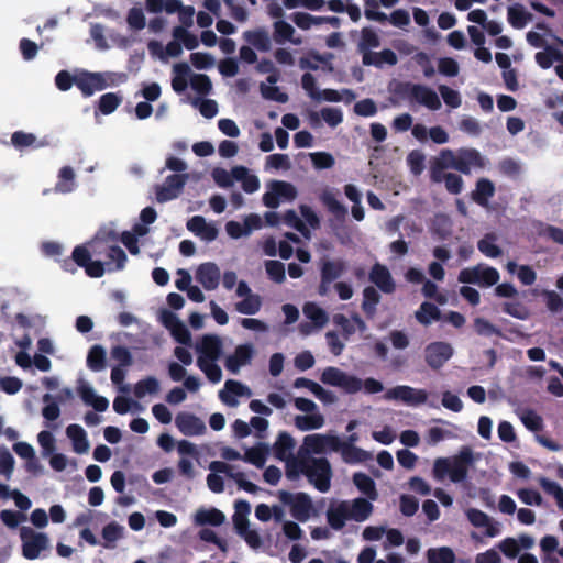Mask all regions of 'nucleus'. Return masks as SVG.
Listing matches in <instances>:
<instances>
[{
	"label": "nucleus",
	"mask_w": 563,
	"mask_h": 563,
	"mask_svg": "<svg viewBox=\"0 0 563 563\" xmlns=\"http://www.w3.org/2000/svg\"><path fill=\"white\" fill-rule=\"evenodd\" d=\"M191 69L186 63H177L173 66V79L172 87L173 89L180 93L183 92L187 86L188 81L190 82Z\"/></svg>",
	"instance_id": "4c0bfd02"
},
{
	"label": "nucleus",
	"mask_w": 563,
	"mask_h": 563,
	"mask_svg": "<svg viewBox=\"0 0 563 563\" xmlns=\"http://www.w3.org/2000/svg\"><path fill=\"white\" fill-rule=\"evenodd\" d=\"M113 409L117 413L124 415L129 411H142L143 407L135 400H132L125 396H119L113 401Z\"/></svg>",
	"instance_id": "052dcab7"
},
{
	"label": "nucleus",
	"mask_w": 563,
	"mask_h": 563,
	"mask_svg": "<svg viewBox=\"0 0 563 563\" xmlns=\"http://www.w3.org/2000/svg\"><path fill=\"white\" fill-rule=\"evenodd\" d=\"M353 483L357 489L368 498V501L377 499L378 493L375 482L368 475L364 473H355L353 475Z\"/></svg>",
	"instance_id": "37998d69"
},
{
	"label": "nucleus",
	"mask_w": 563,
	"mask_h": 563,
	"mask_svg": "<svg viewBox=\"0 0 563 563\" xmlns=\"http://www.w3.org/2000/svg\"><path fill=\"white\" fill-rule=\"evenodd\" d=\"M175 424L183 434L188 437L201 435L207 430L203 420L189 412L178 413Z\"/></svg>",
	"instance_id": "b1692460"
},
{
	"label": "nucleus",
	"mask_w": 563,
	"mask_h": 563,
	"mask_svg": "<svg viewBox=\"0 0 563 563\" xmlns=\"http://www.w3.org/2000/svg\"><path fill=\"white\" fill-rule=\"evenodd\" d=\"M107 261L104 262V272L119 271L124 267L126 255L121 247L108 245L107 246Z\"/></svg>",
	"instance_id": "79ce46f5"
},
{
	"label": "nucleus",
	"mask_w": 563,
	"mask_h": 563,
	"mask_svg": "<svg viewBox=\"0 0 563 563\" xmlns=\"http://www.w3.org/2000/svg\"><path fill=\"white\" fill-rule=\"evenodd\" d=\"M317 100H324L329 102H339L345 101L351 102L355 99L354 93L351 90L344 89L342 91L333 90V89H324L320 90Z\"/></svg>",
	"instance_id": "5fc2aeb1"
},
{
	"label": "nucleus",
	"mask_w": 563,
	"mask_h": 563,
	"mask_svg": "<svg viewBox=\"0 0 563 563\" xmlns=\"http://www.w3.org/2000/svg\"><path fill=\"white\" fill-rule=\"evenodd\" d=\"M269 449L267 444L258 443L255 446L247 448L243 460L258 468L263 467L267 461Z\"/></svg>",
	"instance_id": "a19ab883"
},
{
	"label": "nucleus",
	"mask_w": 563,
	"mask_h": 563,
	"mask_svg": "<svg viewBox=\"0 0 563 563\" xmlns=\"http://www.w3.org/2000/svg\"><path fill=\"white\" fill-rule=\"evenodd\" d=\"M124 536V527L118 522H110L102 529V538L106 540V547H112V544Z\"/></svg>",
	"instance_id": "bf43d9fd"
},
{
	"label": "nucleus",
	"mask_w": 563,
	"mask_h": 563,
	"mask_svg": "<svg viewBox=\"0 0 563 563\" xmlns=\"http://www.w3.org/2000/svg\"><path fill=\"white\" fill-rule=\"evenodd\" d=\"M333 322L342 329L346 339L356 331L363 332L366 330L365 322L358 316L347 318L343 314H336L333 318Z\"/></svg>",
	"instance_id": "e433bc0d"
},
{
	"label": "nucleus",
	"mask_w": 563,
	"mask_h": 563,
	"mask_svg": "<svg viewBox=\"0 0 563 563\" xmlns=\"http://www.w3.org/2000/svg\"><path fill=\"white\" fill-rule=\"evenodd\" d=\"M262 306L261 297L253 294L249 297H244L240 302L235 305V309L243 314H255L260 311Z\"/></svg>",
	"instance_id": "6e6d98bb"
},
{
	"label": "nucleus",
	"mask_w": 563,
	"mask_h": 563,
	"mask_svg": "<svg viewBox=\"0 0 563 563\" xmlns=\"http://www.w3.org/2000/svg\"><path fill=\"white\" fill-rule=\"evenodd\" d=\"M277 497L290 508L292 517L301 522L308 521L316 515L313 503L305 493L292 494L287 490H278Z\"/></svg>",
	"instance_id": "1a4fd4ad"
},
{
	"label": "nucleus",
	"mask_w": 563,
	"mask_h": 563,
	"mask_svg": "<svg viewBox=\"0 0 563 563\" xmlns=\"http://www.w3.org/2000/svg\"><path fill=\"white\" fill-rule=\"evenodd\" d=\"M108 245V242L96 239L86 245L77 246L73 252V258L90 277H101L104 274V266L99 260L92 261L91 257L106 253Z\"/></svg>",
	"instance_id": "39448f33"
},
{
	"label": "nucleus",
	"mask_w": 563,
	"mask_h": 563,
	"mask_svg": "<svg viewBox=\"0 0 563 563\" xmlns=\"http://www.w3.org/2000/svg\"><path fill=\"white\" fill-rule=\"evenodd\" d=\"M225 520L223 512L216 508H200L195 512L194 521L198 526H220Z\"/></svg>",
	"instance_id": "58836bf2"
},
{
	"label": "nucleus",
	"mask_w": 563,
	"mask_h": 563,
	"mask_svg": "<svg viewBox=\"0 0 563 563\" xmlns=\"http://www.w3.org/2000/svg\"><path fill=\"white\" fill-rule=\"evenodd\" d=\"M245 41L261 51H268L271 40L265 30L247 31L243 34Z\"/></svg>",
	"instance_id": "8fccbe9b"
},
{
	"label": "nucleus",
	"mask_w": 563,
	"mask_h": 563,
	"mask_svg": "<svg viewBox=\"0 0 563 563\" xmlns=\"http://www.w3.org/2000/svg\"><path fill=\"white\" fill-rule=\"evenodd\" d=\"M66 435L71 442L73 451L77 454H86L89 452L90 443L87 432L79 424H69L66 428Z\"/></svg>",
	"instance_id": "c85d7f7f"
},
{
	"label": "nucleus",
	"mask_w": 563,
	"mask_h": 563,
	"mask_svg": "<svg viewBox=\"0 0 563 563\" xmlns=\"http://www.w3.org/2000/svg\"><path fill=\"white\" fill-rule=\"evenodd\" d=\"M159 321L170 332L172 336L181 344H190L191 334L185 323L173 312L162 310L159 313Z\"/></svg>",
	"instance_id": "6ab92c4d"
},
{
	"label": "nucleus",
	"mask_w": 563,
	"mask_h": 563,
	"mask_svg": "<svg viewBox=\"0 0 563 563\" xmlns=\"http://www.w3.org/2000/svg\"><path fill=\"white\" fill-rule=\"evenodd\" d=\"M294 448V438L287 432L279 433L277 440L274 443V452L278 460L286 462V470L288 468V462L292 460H302L299 454L297 457L292 456Z\"/></svg>",
	"instance_id": "cd10ccee"
},
{
	"label": "nucleus",
	"mask_w": 563,
	"mask_h": 563,
	"mask_svg": "<svg viewBox=\"0 0 563 563\" xmlns=\"http://www.w3.org/2000/svg\"><path fill=\"white\" fill-rule=\"evenodd\" d=\"M161 389V384L157 378L153 376L145 377L139 380L134 387L133 393L134 396L139 399H142L146 396H152L158 394Z\"/></svg>",
	"instance_id": "c03bdc74"
},
{
	"label": "nucleus",
	"mask_w": 563,
	"mask_h": 563,
	"mask_svg": "<svg viewBox=\"0 0 563 563\" xmlns=\"http://www.w3.org/2000/svg\"><path fill=\"white\" fill-rule=\"evenodd\" d=\"M44 407L42 409V416L47 421H55L60 416V408L58 402L51 394H45L42 398Z\"/></svg>",
	"instance_id": "4d7b16f0"
},
{
	"label": "nucleus",
	"mask_w": 563,
	"mask_h": 563,
	"mask_svg": "<svg viewBox=\"0 0 563 563\" xmlns=\"http://www.w3.org/2000/svg\"><path fill=\"white\" fill-rule=\"evenodd\" d=\"M485 159L479 152L473 148H462L459 151V170L468 174L472 169L483 168Z\"/></svg>",
	"instance_id": "7c9ffc66"
},
{
	"label": "nucleus",
	"mask_w": 563,
	"mask_h": 563,
	"mask_svg": "<svg viewBox=\"0 0 563 563\" xmlns=\"http://www.w3.org/2000/svg\"><path fill=\"white\" fill-rule=\"evenodd\" d=\"M301 474H305L309 478L310 483H312L320 492L325 493L329 490L332 471L328 460L323 457H313L292 460L288 462L286 476L289 479H296Z\"/></svg>",
	"instance_id": "7ed1b4c3"
},
{
	"label": "nucleus",
	"mask_w": 563,
	"mask_h": 563,
	"mask_svg": "<svg viewBox=\"0 0 563 563\" xmlns=\"http://www.w3.org/2000/svg\"><path fill=\"white\" fill-rule=\"evenodd\" d=\"M211 176L214 183L222 188H229L233 186L235 181L234 167L231 170L216 167L212 169Z\"/></svg>",
	"instance_id": "13d9d810"
},
{
	"label": "nucleus",
	"mask_w": 563,
	"mask_h": 563,
	"mask_svg": "<svg viewBox=\"0 0 563 563\" xmlns=\"http://www.w3.org/2000/svg\"><path fill=\"white\" fill-rule=\"evenodd\" d=\"M126 76L120 73H88L84 71L74 78V84L86 96H91L96 91L102 90L108 86H114L124 82Z\"/></svg>",
	"instance_id": "0eeeda50"
},
{
	"label": "nucleus",
	"mask_w": 563,
	"mask_h": 563,
	"mask_svg": "<svg viewBox=\"0 0 563 563\" xmlns=\"http://www.w3.org/2000/svg\"><path fill=\"white\" fill-rule=\"evenodd\" d=\"M429 563H454L455 554L449 547L432 548L427 551Z\"/></svg>",
	"instance_id": "09e8293b"
},
{
	"label": "nucleus",
	"mask_w": 563,
	"mask_h": 563,
	"mask_svg": "<svg viewBox=\"0 0 563 563\" xmlns=\"http://www.w3.org/2000/svg\"><path fill=\"white\" fill-rule=\"evenodd\" d=\"M187 229L205 242L214 241L219 230L213 222L207 221L201 216H195L187 221Z\"/></svg>",
	"instance_id": "5701e85b"
},
{
	"label": "nucleus",
	"mask_w": 563,
	"mask_h": 563,
	"mask_svg": "<svg viewBox=\"0 0 563 563\" xmlns=\"http://www.w3.org/2000/svg\"><path fill=\"white\" fill-rule=\"evenodd\" d=\"M292 168V163L287 154H271L265 157L264 170L267 173H286Z\"/></svg>",
	"instance_id": "c9c22d12"
},
{
	"label": "nucleus",
	"mask_w": 563,
	"mask_h": 563,
	"mask_svg": "<svg viewBox=\"0 0 563 563\" xmlns=\"http://www.w3.org/2000/svg\"><path fill=\"white\" fill-rule=\"evenodd\" d=\"M495 187L488 179H479L473 192V199L479 205L486 206L488 199L494 195Z\"/></svg>",
	"instance_id": "3c124183"
},
{
	"label": "nucleus",
	"mask_w": 563,
	"mask_h": 563,
	"mask_svg": "<svg viewBox=\"0 0 563 563\" xmlns=\"http://www.w3.org/2000/svg\"><path fill=\"white\" fill-rule=\"evenodd\" d=\"M467 20L483 26L489 35H499L503 31V25L496 20H488L487 13L482 9H475L468 12Z\"/></svg>",
	"instance_id": "2f4dec72"
},
{
	"label": "nucleus",
	"mask_w": 563,
	"mask_h": 563,
	"mask_svg": "<svg viewBox=\"0 0 563 563\" xmlns=\"http://www.w3.org/2000/svg\"><path fill=\"white\" fill-rule=\"evenodd\" d=\"M339 446L340 449H336L335 452H340L341 457L345 463H362L372 457L369 452L352 445L351 443H343V441L340 440Z\"/></svg>",
	"instance_id": "473e14b6"
},
{
	"label": "nucleus",
	"mask_w": 563,
	"mask_h": 563,
	"mask_svg": "<svg viewBox=\"0 0 563 563\" xmlns=\"http://www.w3.org/2000/svg\"><path fill=\"white\" fill-rule=\"evenodd\" d=\"M122 102V97L118 93L109 92L101 96L99 100V110L103 114L112 113Z\"/></svg>",
	"instance_id": "69168bd1"
},
{
	"label": "nucleus",
	"mask_w": 563,
	"mask_h": 563,
	"mask_svg": "<svg viewBox=\"0 0 563 563\" xmlns=\"http://www.w3.org/2000/svg\"><path fill=\"white\" fill-rule=\"evenodd\" d=\"M148 229L145 224H136L132 231L122 233V243L126 246L131 254H139V247L136 245L137 239L145 235Z\"/></svg>",
	"instance_id": "a18cd8bd"
},
{
	"label": "nucleus",
	"mask_w": 563,
	"mask_h": 563,
	"mask_svg": "<svg viewBox=\"0 0 563 563\" xmlns=\"http://www.w3.org/2000/svg\"><path fill=\"white\" fill-rule=\"evenodd\" d=\"M292 22L301 30H310L313 26L325 23V19L322 16H313L306 12H295L291 15Z\"/></svg>",
	"instance_id": "603ef678"
},
{
	"label": "nucleus",
	"mask_w": 563,
	"mask_h": 563,
	"mask_svg": "<svg viewBox=\"0 0 563 563\" xmlns=\"http://www.w3.org/2000/svg\"><path fill=\"white\" fill-rule=\"evenodd\" d=\"M415 316L419 323L429 325L440 319L441 312L434 305L430 302H423L416 311Z\"/></svg>",
	"instance_id": "49530a36"
},
{
	"label": "nucleus",
	"mask_w": 563,
	"mask_h": 563,
	"mask_svg": "<svg viewBox=\"0 0 563 563\" xmlns=\"http://www.w3.org/2000/svg\"><path fill=\"white\" fill-rule=\"evenodd\" d=\"M188 176L187 175H172L166 181L157 188L156 198L161 202H165L176 198L181 191Z\"/></svg>",
	"instance_id": "a878e982"
},
{
	"label": "nucleus",
	"mask_w": 563,
	"mask_h": 563,
	"mask_svg": "<svg viewBox=\"0 0 563 563\" xmlns=\"http://www.w3.org/2000/svg\"><path fill=\"white\" fill-rule=\"evenodd\" d=\"M541 487L549 494H551L560 508L563 509V488L555 482L541 477L539 479Z\"/></svg>",
	"instance_id": "774afa93"
},
{
	"label": "nucleus",
	"mask_w": 563,
	"mask_h": 563,
	"mask_svg": "<svg viewBox=\"0 0 563 563\" xmlns=\"http://www.w3.org/2000/svg\"><path fill=\"white\" fill-rule=\"evenodd\" d=\"M196 280L208 291L216 290L220 284L221 272L213 262H206L197 266Z\"/></svg>",
	"instance_id": "aec40b11"
},
{
	"label": "nucleus",
	"mask_w": 563,
	"mask_h": 563,
	"mask_svg": "<svg viewBox=\"0 0 563 563\" xmlns=\"http://www.w3.org/2000/svg\"><path fill=\"white\" fill-rule=\"evenodd\" d=\"M15 467V460L8 449H0V475L11 478Z\"/></svg>",
	"instance_id": "e2e57ef3"
},
{
	"label": "nucleus",
	"mask_w": 563,
	"mask_h": 563,
	"mask_svg": "<svg viewBox=\"0 0 563 563\" xmlns=\"http://www.w3.org/2000/svg\"><path fill=\"white\" fill-rule=\"evenodd\" d=\"M499 280V273L496 268L486 265H476L464 268L459 274V282L464 284H476L482 287H490Z\"/></svg>",
	"instance_id": "ddd939ff"
},
{
	"label": "nucleus",
	"mask_w": 563,
	"mask_h": 563,
	"mask_svg": "<svg viewBox=\"0 0 563 563\" xmlns=\"http://www.w3.org/2000/svg\"><path fill=\"white\" fill-rule=\"evenodd\" d=\"M373 512V505L365 498L332 501L325 512L328 525L334 530L344 528L349 520L363 522Z\"/></svg>",
	"instance_id": "f257e3e1"
},
{
	"label": "nucleus",
	"mask_w": 563,
	"mask_h": 563,
	"mask_svg": "<svg viewBox=\"0 0 563 563\" xmlns=\"http://www.w3.org/2000/svg\"><path fill=\"white\" fill-rule=\"evenodd\" d=\"M340 438L330 433H312L306 435L299 449V455L302 459L316 454H325L328 452H335L340 449Z\"/></svg>",
	"instance_id": "6e6552de"
},
{
	"label": "nucleus",
	"mask_w": 563,
	"mask_h": 563,
	"mask_svg": "<svg viewBox=\"0 0 563 563\" xmlns=\"http://www.w3.org/2000/svg\"><path fill=\"white\" fill-rule=\"evenodd\" d=\"M298 195L297 188L285 180H271L266 184L263 195V203L272 209L277 208L283 201H292Z\"/></svg>",
	"instance_id": "f8f14e48"
},
{
	"label": "nucleus",
	"mask_w": 563,
	"mask_h": 563,
	"mask_svg": "<svg viewBox=\"0 0 563 563\" xmlns=\"http://www.w3.org/2000/svg\"><path fill=\"white\" fill-rule=\"evenodd\" d=\"M235 181H240L242 188L247 194H253L260 189V178L251 173V170L244 166L234 167Z\"/></svg>",
	"instance_id": "f704fd0d"
},
{
	"label": "nucleus",
	"mask_w": 563,
	"mask_h": 563,
	"mask_svg": "<svg viewBox=\"0 0 563 563\" xmlns=\"http://www.w3.org/2000/svg\"><path fill=\"white\" fill-rule=\"evenodd\" d=\"M453 353L454 350L450 343L437 341L426 346L424 360L432 369H439L453 356Z\"/></svg>",
	"instance_id": "f3484780"
},
{
	"label": "nucleus",
	"mask_w": 563,
	"mask_h": 563,
	"mask_svg": "<svg viewBox=\"0 0 563 563\" xmlns=\"http://www.w3.org/2000/svg\"><path fill=\"white\" fill-rule=\"evenodd\" d=\"M465 515L468 521L476 528H483L485 534L495 538L500 533V525L494 521L487 514L476 508H467Z\"/></svg>",
	"instance_id": "4be33fe9"
},
{
	"label": "nucleus",
	"mask_w": 563,
	"mask_h": 563,
	"mask_svg": "<svg viewBox=\"0 0 563 563\" xmlns=\"http://www.w3.org/2000/svg\"><path fill=\"white\" fill-rule=\"evenodd\" d=\"M446 168L459 170V151L443 150L435 157L431 167V176L434 181H442V173Z\"/></svg>",
	"instance_id": "393cba45"
},
{
	"label": "nucleus",
	"mask_w": 563,
	"mask_h": 563,
	"mask_svg": "<svg viewBox=\"0 0 563 563\" xmlns=\"http://www.w3.org/2000/svg\"><path fill=\"white\" fill-rule=\"evenodd\" d=\"M323 384L338 387L347 394H355L362 389V380L356 376L334 367H325L320 376Z\"/></svg>",
	"instance_id": "9b49d317"
},
{
	"label": "nucleus",
	"mask_w": 563,
	"mask_h": 563,
	"mask_svg": "<svg viewBox=\"0 0 563 563\" xmlns=\"http://www.w3.org/2000/svg\"><path fill=\"white\" fill-rule=\"evenodd\" d=\"M294 406L301 412L294 417V424L298 430L306 432L319 430L325 426V417L320 412L314 401L303 397H296Z\"/></svg>",
	"instance_id": "423d86ee"
},
{
	"label": "nucleus",
	"mask_w": 563,
	"mask_h": 563,
	"mask_svg": "<svg viewBox=\"0 0 563 563\" xmlns=\"http://www.w3.org/2000/svg\"><path fill=\"white\" fill-rule=\"evenodd\" d=\"M20 538L22 541V554L27 560L38 559L42 552L49 547V539L46 533L37 532L30 527L20 529Z\"/></svg>",
	"instance_id": "9d476101"
},
{
	"label": "nucleus",
	"mask_w": 563,
	"mask_h": 563,
	"mask_svg": "<svg viewBox=\"0 0 563 563\" xmlns=\"http://www.w3.org/2000/svg\"><path fill=\"white\" fill-rule=\"evenodd\" d=\"M173 37L179 40L187 49L191 51L198 46V38L195 34L188 32L184 26L173 29Z\"/></svg>",
	"instance_id": "680f3d73"
},
{
	"label": "nucleus",
	"mask_w": 563,
	"mask_h": 563,
	"mask_svg": "<svg viewBox=\"0 0 563 563\" xmlns=\"http://www.w3.org/2000/svg\"><path fill=\"white\" fill-rule=\"evenodd\" d=\"M274 37L280 44L290 42L295 45H300L302 43V37L296 36L295 27L284 20H277L274 23Z\"/></svg>",
	"instance_id": "72a5a7b5"
},
{
	"label": "nucleus",
	"mask_w": 563,
	"mask_h": 563,
	"mask_svg": "<svg viewBox=\"0 0 563 563\" xmlns=\"http://www.w3.org/2000/svg\"><path fill=\"white\" fill-rule=\"evenodd\" d=\"M473 463L474 455L472 450L463 448L455 455L435 459L432 466V475L439 482L449 478L452 483H460L467 477Z\"/></svg>",
	"instance_id": "20e7f679"
},
{
	"label": "nucleus",
	"mask_w": 563,
	"mask_h": 563,
	"mask_svg": "<svg viewBox=\"0 0 563 563\" xmlns=\"http://www.w3.org/2000/svg\"><path fill=\"white\" fill-rule=\"evenodd\" d=\"M190 87L199 95H208L212 89V84L208 76L194 74L190 77Z\"/></svg>",
	"instance_id": "338daca9"
},
{
	"label": "nucleus",
	"mask_w": 563,
	"mask_h": 563,
	"mask_svg": "<svg viewBox=\"0 0 563 563\" xmlns=\"http://www.w3.org/2000/svg\"><path fill=\"white\" fill-rule=\"evenodd\" d=\"M369 279L385 294H391L396 289V283L389 269L379 263L373 265L369 272Z\"/></svg>",
	"instance_id": "bb28decb"
},
{
	"label": "nucleus",
	"mask_w": 563,
	"mask_h": 563,
	"mask_svg": "<svg viewBox=\"0 0 563 563\" xmlns=\"http://www.w3.org/2000/svg\"><path fill=\"white\" fill-rule=\"evenodd\" d=\"M177 451L179 453L178 470L180 474L192 479L197 475L196 464L199 462V452L197 446L186 440L177 443Z\"/></svg>",
	"instance_id": "4468645a"
},
{
	"label": "nucleus",
	"mask_w": 563,
	"mask_h": 563,
	"mask_svg": "<svg viewBox=\"0 0 563 563\" xmlns=\"http://www.w3.org/2000/svg\"><path fill=\"white\" fill-rule=\"evenodd\" d=\"M222 347L221 338L214 334L202 335L195 345L197 366L213 384L222 379V371L217 363L222 355Z\"/></svg>",
	"instance_id": "f03ea898"
},
{
	"label": "nucleus",
	"mask_w": 563,
	"mask_h": 563,
	"mask_svg": "<svg viewBox=\"0 0 563 563\" xmlns=\"http://www.w3.org/2000/svg\"><path fill=\"white\" fill-rule=\"evenodd\" d=\"M408 97L411 101L428 108L429 110L437 111L441 108L442 103L438 93L430 87L423 85H411L408 88Z\"/></svg>",
	"instance_id": "a211bd4d"
},
{
	"label": "nucleus",
	"mask_w": 563,
	"mask_h": 563,
	"mask_svg": "<svg viewBox=\"0 0 563 563\" xmlns=\"http://www.w3.org/2000/svg\"><path fill=\"white\" fill-rule=\"evenodd\" d=\"M255 355V347L251 343H243L235 346L232 353L224 358L225 368L232 374H239L242 367L251 364Z\"/></svg>",
	"instance_id": "dca6fc26"
},
{
	"label": "nucleus",
	"mask_w": 563,
	"mask_h": 563,
	"mask_svg": "<svg viewBox=\"0 0 563 563\" xmlns=\"http://www.w3.org/2000/svg\"><path fill=\"white\" fill-rule=\"evenodd\" d=\"M309 157L317 169L332 168L335 164L333 155L328 152H312L309 154Z\"/></svg>",
	"instance_id": "0e129e2a"
},
{
	"label": "nucleus",
	"mask_w": 563,
	"mask_h": 563,
	"mask_svg": "<svg viewBox=\"0 0 563 563\" xmlns=\"http://www.w3.org/2000/svg\"><path fill=\"white\" fill-rule=\"evenodd\" d=\"M78 393L82 401L93 407L97 411H106L109 407V400L97 394L95 388L88 383H80L78 386Z\"/></svg>",
	"instance_id": "c756f323"
},
{
	"label": "nucleus",
	"mask_w": 563,
	"mask_h": 563,
	"mask_svg": "<svg viewBox=\"0 0 563 563\" xmlns=\"http://www.w3.org/2000/svg\"><path fill=\"white\" fill-rule=\"evenodd\" d=\"M508 22L516 29H523L532 19V14L519 3L507 9Z\"/></svg>",
	"instance_id": "ea45409f"
},
{
	"label": "nucleus",
	"mask_w": 563,
	"mask_h": 563,
	"mask_svg": "<svg viewBox=\"0 0 563 563\" xmlns=\"http://www.w3.org/2000/svg\"><path fill=\"white\" fill-rule=\"evenodd\" d=\"M303 313L309 320L313 322L317 329L323 328L329 321L327 312L313 302L305 305Z\"/></svg>",
	"instance_id": "de8ad7c7"
},
{
	"label": "nucleus",
	"mask_w": 563,
	"mask_h": 563,
	"mask_svg": "<svg viewBox=\"0 0 563 563\" xmlns=\"http://www.w3.org/2000/svg\"><path fill=\"white\" fill-rule=\"evenodd\" d=\"M251 396L252 391L246 385L233 379L227 380L223 389L219 393L220 399L230 407L238 406L240 398H250Z\"/></svg>",
	"instance_id": "412c9836"
},
{
	"label": "nucleus",
	"mask_w": 563,
	"mask_h": 563,
	"mask_svg": "<svg viewBox=\"0 0 563 563\" xmlns=\"http://www.w3.org/2000/svg\"><path fill=\"white\" fill-rule=\"evenodd\" d=\"M87 366L95 372L102 371L106 366V350L100 345H93L87 356Z\"/></svg>",
	"instance_id": "864d4df0"
},
{
	"label": "nucleus",
	"mask_w": 563,
	"mask_h": 563,
	"mask_svg": "<svg viewBox=\"0 0 563 563\" xmlns=\"http://www.w3.org/2000/svg\"><path fill=\"white\" fill-rule=\"evenodd\" d=\"M428 393L421 388H413L407 385H399L388 389L384 398L387 400L401 401L408 406H420L427 402Z\"/></svg>",
	"instance_id": "2eb2a0df"
}]
</instances>
